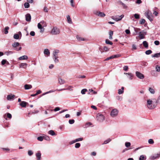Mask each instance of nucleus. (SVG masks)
<instances>
[{
    "mask_svg": "<svg viewBox=\"0 0 160 160\" xmlns=\"http://www.w3.org/2000/svg\"><path fill=\"white\" fill-rule=\"evenodd\" d=\"M60 32V29L56 26L53 27L50 32V33L53 35H56L59 34Z\"/></svg>",
    "mask_w": 160,
    "mask_h": 160,
    "instance_id": "f257e3e1",
    "label": "nucleus"
},
{
    "mask_svg": "<svg viewBox=\"0 0 160 160\" xmlns=\"http://www.w3.org/2000/svg\"><path fill=\"white\" fill-rule=\"evenodd\" d=\"M96 119L99 122H102L105 120V117L101 113H98L97 115Z\"/></svg>",
    "mask_w": 160,
    "mask_h": 160,
    "instance_id": "f03ea898",
    "label": "nucleus"
},
{
    "mask_svg": "<svg viewBox=\"0 0 160 160\" xmlns=\"http://www.w3.org/2000/svg\"><path fill=\"white\" fill-rule=\"evenodd\" d=\"M20 43L19 42H15L12 44V46L13 48H14V50L19 51L20 50L22 49L21 47H19L18 48V47Z\"/></svg>",
    "mask_w": 160,
    "mask_h": 160,
    "instance_id": "7ed1b4c3",
    "label": "nucleus"
},
{
    "mask_svg": "<svg viewBox=\"0 0 160 160\" xmlns=\"http://www.w3.org/2000/svg\"><path fill=\"white\" fill-rule=\"evenodd\" d=\"M118 110L117 109L114 108L111 111L110 115L112 118H115L118 115Z\"/></svg>",
    "mask_w": 160,
    "mask_h": 160,
    "instance_id": "20e7f679",
    "label": "nucleus"
},
{
    "mask_svg": "<svg viewBox=\"0 0 160 160\" xmlns=\"http://www.w3.org/2000/svg\"><path fill=\"white\" fill-rule=\"evenodd\" d=\"M152 101L150 99L147 100V107H148V108H149L150 109H153L155 107V106L154 105L153 107H152V106H150L152 104Z\"/></svg>",
    "mask_w": 160,
    "mask_h": 160,
    "instance_id": "39448f33",
    "label": "nucleus"
},
{
    "mask_svg": "<svg viewBox=\"0 0 160 160\" xmlns=\"http://www.w3.org/2000/svg\"><path fill=\"white\" fill-rule=\"evenodd\" d=\"M160 157V152L157 154H155L151 156L149 159L151 160H154Z\"/></svg>",
    "mask_w": 160,
    "mask_h": 160,
    "instance_id": "423d86ee",
    "label": "nucleus"
},
{
    "mask_svg": "<svg viewBox=\"0 0 160 160\" xmlns=\"http://www.w3.org/2000/svg\"><path fill=\"white\" fill-rule=\"evenodd\" d=\"M124 15L123 14L120 16H113L112 17V19L116 21H119L122 19L124 17Z\"/></svg>",
    "mask_w": 160,
    "mask_h": 160,
    "instance_id": "0eeeda50",
    "label": "nucleus"
},
{
    "mask_svg": "<svg viewBox=\"0 0 160 160\" xmlns=\"http://www.w3.org/2000/svg\"><path fill=\"white\" fill-rule=\"evenodd\" d=\"M146 34V32L144 31H142L138 33V37L140 39H142L145 38L144 36Z\"/></svg>",
    "mask_w": 160,
    "mask_h": 160,
    "instance_id": "6e6552de",
    "label": "nucleus"
},
{
    "mask_svg": "<svg viewBox=\"0 0 160 160\" xmlns=\"http://www.w3.org/2000/svg\"><path fill=\"white\" fill-rule=\"evenodd\" d=\"M94 14L96 15L101 17H103L105 16V14L104 13L99 11H95Z\"/></svg>",
    "mask_w": 160,
    "mask_h": 160,
    "instance_id": "1a4fd4ad",
    "label": "nucleus"
},
{
    "mask_svg": "<svg viewBox=\"0 0 160 160\" xmlns=\"http://www.w3.org/2000/svg\"><path fill=\"white\" fill-rule=\"evenodd\" d=\"M136 75L137 77L140 79H143L144 77L143 75L138 71L136 72Z\"/></svg>",
    "mask_w": 160,
    "mask_h": 160,
    "instance_id": "9d476101",
    "label": "nucleus"
},
{
    "mask_svg": "<svg viewBox=\"0 0 160 160\" xmlns=\"http://www.w3.org/2000/svg\"><path fill=\"white\" fill-rule=\"evenodd\" d=\"M59 52L58 50H55L53 51L52 58H58V54Z\"/></svg>",
    "mask_w": 160,
    "mask_h": 160,
    "instance_id": "9b49d317",
    "label": "nucleus"
},
{
    "mask_svg": "<svg viewBox=\"0 0 160 160\" xmlns=\"http://www.w3.org/2000/svg\"><path fill=\"white\" fill-rule=\"evenodd\" d=\"M38 28L40 29V32L42 33L44 32V28L42 27V25L40 23H38Z\"/></svg>",
    "mask_w": 160,
    "mask_h": 160,
    "instance_id": "f8f14e48",
    "label": "nucleus"
},
{
    "mask_svg": "<svg viewBox=\"0 0 160 160\" xmlns=\"http://www.w3.org/2000/svg\"><path fill=\"white\" fill-rule=\"evenodd\" d=\"M26 20L28 22H30L31 20V16L30 14L28 13L25 15Z\"/></svg>",
    "mask_w": 160,
    "mask_h": 160,
    "instance_id": "ddd939ff",
    "label": "nucleus"
},
{
    "mask_svg": "<svg viewBox=\"0 0 160 160\" xmlns=\"http://www.w3.org/2000/svg\"><path fill=\"white\" fill-rule=\"evenodd\" d=\"M15 97L14 95H9L7 96V99L8 100H13V98Z\"/></svg>",
    "mask_w": 160,
    "mask_h": 160,
    "instance_id": "4468645a",
    "label": "nucleus"
},
{
    "mask_svg": "<svg viewBox=\"0 0 160 160\" xmlns=\"http://www.w3.org/2000/svg\"><path fill=\"white\" fill-rule=\"evenodd\" d=\"M28 66V64L26 63H22L20 64L19 67L20 68H26Z\"/></svg>",
    "mask_w": 160,
    "mask_h": 160,
    "instance_id": "2eb2a0df",
    "label": "nucleus"
},
{
    "mask_svg": "<svg viewBox=\"0 0 160 160\" xmlns=\"http://www.w3.org/2000/svg\"><path fill=\"white\" fill-rule=\"evenodd\" d=\"M125 74H128V78L132 80L133 79V74L131 73H124Z\"/></svg>",
    "mask_w": 160,
    "mask_h": 160,
    "instance_id": "dca6fc26",
    "label": "nucleus"
},
{
    "mask_svg": "<svg viewBox=\"0 0 160 160\" xmlns=\"http://www.w3.org/2000/svg\"><path fill=\"white\" fill-rule=\"evenodd\" d=\"M44 53L45 55H46L47 56H49L50 54V52L49 50L48 49H45L44 51Z\"/></svg>",
    "mask_w": 160,
    "mask_h": 160,
    "instance_id": "f3484780",
    "label": "nucleus"
},
{
    "mask_svg": "<svg viewBox=\"0 0 160 160\" xmlns=\"http://www.w3.org/2000/svg\"><path fill=\"white\" fill-rule=\"evenodd\" d=\"M28 58V57L26 55H23V56L20 57L18 58V60H27Z\"/></svg>",
    "mask_w": 160,
    "mask_h": 160,
    "instance_id": "a211bd4d",
    "label": "nucleus"
},
{
    "mask_svg": "<svg viewBox=\"0 0 160 160\" xmlns=\"http://www.w3.org/2000/svg\"><path fill=\"white\" fill-rule=\"evenodd\" d=\"M59 83L60 85H62L64 84L65 82V81L62 79L61 78H59L58 79Z\"/></svg>",
    "mask_w": 160,
    "mask_h": 160,
    "instance_id": "6ab92c4d",
    "label": "nucleus"
},
{
    "mask_svg": "<svg viewBox=\"0 0 160 160\" xmlns=\"http://www.w3.org/2000/svg\"><path fill=\"white\" fill-rule=\"evenodd\" d=\"M24 87L25 90H28L32 88V86L30 84H25Z\"/></svg>",
    "mask_w": 160,
    "mask_h": 160,
    "instance_id": "aec40b11",
    "label": "nucleus"
},
{
    "mask_svg": "<svg viewBox=\"0 0 160 160\" xmlns=\"http://www.w3.org/2000/svg\"><path fill=\"white\" fill-rule=\"evenodd\" d=\"M36 156L37 160H40L41 159V153L39 152L36 153Z\"/></svg>",
    "mask_w": 160,
    "mask_h": 160,
    "instance_id": "412c9836",
    "label": "nucleus"
},
{
    "mask_svg": "<svg viewBox=\"0 0 160 160\" xmlns=\"http://www.w3.org/2000/svg\"><path fill=\"white\" fill-rule=\"evenodd\" d=\"M27 102L24 101L21 102L20 103V105L22 107L25 108L26 107Z\"/></svg>",
    "mask_w": 160,
    "mask_h": 160,
    "instance_id": "4be33fe9",
    "label": "nucleus"
},
{
    "mask_svg": "<svg viewBox=\"0 0 160 160\" xmlns=\"http://www.w3.org/2000/svg\"><path fill=\"white\" fill-rule=\"evenodd\" d=\"M151 56L152 58H159L160 57V52L158 53H156L153 55H152Z\"/></svg>",
    "mask_w": 160,
    "mask_h": 160,
    "instance_id": "5701e85b",
    "label": "nucleus"
},
{
    "mask_svg": "<svg viewBox=\"0 0 160 160\" xmlns=\"http://www.w3.org/2000/svg\"><path fill=\"white\" fill-rule=\"evenodd\" d=\"M124 89V87H122L121 88V89H119L118 90V93L119 94H122L123 93V90Z\"/></svg>",
    "mask_w": 160,
    "mask_h": 160,
    "instance_id": "b1692460",
    "label": "nucleus"
},
{
    "mask_svg": "<svg viewBox=\"0 0 160 160\" xmlns=\"http://www.w3.org/2000/svg\"><path fill=\"white\" fill-rule=\"evenodd\" d=\"M146 159V157L144 155L140 156L139 158V160H145Z\"/></svg>",
    "mask_w": 160,
    "mask_h": 160,
    "instance_id": "393cba45",
    "label": "nucleus"
},
{
    "mask_svg": "<svg viewBox=\"0 0 160 160\" xmlns=\"http://www.w3.org/2000/svg\"><path fill=\"white\" fill-rule=\"evenodd\" d=\"M67 20L68 23L71 24L72 23V20L69 15H68L67 17Z\"/></svg>",
    "mask_w": 160,
    "mask_h": 160,
    "instance_id": "a878e982",
    "label": "nucleus"
},
{
    "mask_svg": "<svg viewBox=\"0 0 160 160\" xmlns=\"http://www.w3.org/2000/svg\"><path fill=\"white\" fill-rule=\"evenodd\" d=\"M48 134L51 135L52 136H54L56 135L55 133L54 132V131L52 130H49L48 132Z\"/></svg>",
    "mask_w": 160,
    "mask_h": 160,
    "instance_id": "bb28decb",
    "label": "nucleus"
},
{
    "mask_svg": "<svg viewBox=\"0 0 160 160\" xmlns=\"http://www.w3.org/2000/svg\"><path fill=\"white\" fill-rule=\"evenodd\" d=\"M76 38L79 41H84L85 39L84 38L80 37L78 35L76 36Z\"/></svg>",
    "mask_w": 160,
    "mask_h": 160,
    "instance_id": "cd10ccee",
    "label": "nucleus"
},
{
    "mask_svg": "<svg viewBox=\"0 0 160 160\" xmlns=\"http://www.w3.org/2000/svg\"><path fill=\"white\" fill-rule=\"evenodd\" d=\"M143 46L145 48H148V43L146 41H144L142 42Z\"/></svg>",
    "mask_w": 160,
    "mask_h": 160,
    "instance_id": "c85d7f7f",
    "label": "nucleus"
},
{
    "mask_svg": "<svg viewBox=\"0 0 160 160\" xmlns=\"http://www.w3.org/2000/svg\"><path fill=\"white\" fill-rule=\"evenodd\" d=\"M4 53L7 56H8L9 55L12 54L13 53V52L12 51H8L5 52Z\"/></svg>",
    "mask_w": 160,
    "mask_h": 160,
    "instance_id": "c756f323",
    "label": "nucleus"
},
{
    "mask_svg": "<svg viewBox=\"0 0 160 160\" xmlns=\"http://www.w3.org/2000/svg\"><path fill=\"white\" fill-rule=\"evenodd\" d=\"M148 90L152 94H154L155 92L154 90L152 88H149Z\"/></svg>",
    "mask_w": 160,
    "mask_h": 160,
    "instance_id": "7c9ffc66",
    "label": "nucleus"
},
{
    "mask_svg": "<svg viewBox=\"0 0 160 160\" xmlns=\"http://www.w3.org/2000/svg\"><path fill=\"white\" fill-rule=\"evenodd\" d=\"M111 141V139L109 138L107 140H105L103 143L102 144H106L110 142Z\"/></svg>",
    "mask_w": 160,
    "mask_h": 160,
    "instance_id": "2f4dec72",
    "label": "nucleus"
},
{
    "mask_svg": "<svg viewBox=\"0 0 160 160\" xmlns=\"http://www.w3.org/2000/svg\"><path fill=\"white\" fill-rule=\"evenodd\" d=\"M105 43L108 44L112 45V42L109 41L108 39H106L105 40Z\"/></svg>",
    "mask_w": 160,
    "mask_h": 160,
    "instance_id": "473e14b6",
    "label": "nucleus"
},
{
    "mask_svg": "<svg viewBox=\"0 0 160 160\" xmlns=\"http://www.w3.org/2000/svg\"><path fill=\"white\" fill-rule=\"evenodd\" d=\"M9 29V27L7 26L5 27L4 28V33L5 34H7L8 33V30Z\"/></svg>",
    "mask_w": 160,
    "mask_h": 160,
    "instance_id": "72a5a7b5",
    "label": "nucleus"
},
{
    "mask_svg": "<svg viewBox=\"0 0 160 160\" xmlns=\"http://www.w3.org/2000/svg\"><path fill=\"white\" fill-rule=\"evenodd\" d=\"M113 34V32L112 31H110L109 32V38L110 39H112V36Z\"/></svg>",
    "mask_w": 160,
    "mask_h": 160,
    "instance_id": "f704fd0d",
    "label": "nucleus"
},
{
    "mask_svg": "<svg viewBox=\"0 0 160 160\" xmlns=\"http://www.w3.org/2000/svg\"><path fill=\"white\" fill-rule=\"evenodd\" d=\"M13 38L15 39H18L19 38V35L18 34H15L13 36Z\"/></svg>",
    "mask_w": 160,
    "mask_h": 160,
    "instance_id": "c9c22d12",
    "label": "nucleus"
},
{
    "mask_svg": "<svg viewBox=\"0 0 160 160\" xmlns=\"http://www.w3.org/2000/svg\"><path fill=\"white\" fill-rule=\"evenodd\" d=\"M152 51L150 50H147L145 52V54L147 55H149L151 53H152Z\"/></svg>",
    "mask_w": 160,
    "mask_h": 160,
    "instance_id": "e433bc0d",
    "label": "nucleus"
},
{
    "mask_svg": "<svg viewBox=\"0 0 160 160\" xmlns=\"http://www.w3.org/2000/svg\"><path fill=\"white\" fill-rule=\"evenodd\" d=\"M156 71L158 72H160V67L158 65H156L155 67Z\"/></svg>",
    "mask_w": 160,
    "mask_h": 160,
    "instance_id": "4c0bfd02",
    "label": "nucleus"
},
{
    "mask_svg": "<svg viewBox=\"0 0 160 160\" xmlns=\"http://www.w3.org/2000/svg\"><path fill=\"white\" fill-rule=\"evenodd\" d=\"M43 138L44 139L47 141H49L50 140L49 137L47 136H43Z\"/></svg>",
    "mask_w": 160,
    "mask_h": 160,
    "instance_id": "58836bf2",
    "label": "nucleus"
},
{
    "mask_svg": "<svg viewBox=\"0 0 160 160\" xmlns=\"http://www.w3.org/2000/svg\"><path fill=\"white\" fill-rule=\"evenodd\" d=\"M28 153V154L30 156H31L33 154V152L31 150H29Z\"/></svg>",
    "mask_w": 160,
    "mask_h": 160,
    "instance_id": "ea45409f",
    "label": "nucleus"
},
{
    "mask_svg": "<svg viewBox=\"0 0 160 160\" xmlns=\"http://www.w3.org/2000/svg\"><path fill=\"white\" fill-rule=\"evenodd\" d=\"M24 6L25 8H28L29 7V4L28 2H25L24 4Z\"/></svg>",
    "mask_w": 160,
    "mask_h": 160,
    "instance_id": "a19ab883",
    "label": "nucleus"
},
{
    "mask_svg": "<svg viewBox=\"0 0 160 160\" xmlns=\"http://www.w3.org/2000/svg\"><path fill=\"white\" fill-rule=\"evenodd\" d=\"M148 142L150 144H152L154 143V142L152 139H150L148 140Z\"/></svg>",
    "mask_w": 160,
    "mask_h": 160,
    "instance_id": "79ce46f5",
    "label": "nucleus"
},
{
    "mask_svg": "<svg viewBox=\"0 0 160 160\" xmlns=\"http://www.w3.org/2000/svg\"><path fill=\"white\" fill-rule=\"evenodd\" d=\"M145 20L144 19H142L140 21L139 23L141 24H143L145 23Z\"/></svg>",
    "mask_w": 160,
    "mask_h": 160,
    "instance_id": "37998d69",
    "label": "nucleus"
},
{
    "mask_svg": "<svg viewBox=\"0 0 160 160\" xmlns=\"http://www.w3.org/2000/svg\"><path fill=\"white\" fill-rule=\"evenodd\" d=\"M87 90L86 89H82L81 91V93L82 94H85V92L87 91Z\"/></svg>",
    "mask_w": 160,
    "mask_h": 160,
    "instance_id": "c03bdc74",
    "label": "nucleus"
},
{
    "mask_svg": "<svg viewBox=\"0 0 160 160\" xmlns=\"http://www.w3.org/2000/svg\"><path fill=\"white\" fill-rule=\"evenodd\" d=\"M134 17L135 18L137 19H138L140 18V16L138 14H135L134 15Z\"/></svg>",
    "mask_w": 160,
    "mask_h": 160,
    "instance_id": "a18cd8bd",
    "label": "nucleus"
},
{
    "mask_svg": "<svg viewBox=\"0 0 160 160\" xmlns=\"http://www.w3.org/2000/svg\"><path fill=\"white\" fill-rule=\"evenodd\" d=\"M150 21H152L153 20L152 17V16L150 15L146 17Z\"/></svg>",
    "mask_w": 160,
    "mask_h": 160,
    "instance_id": "49530a36",
    "label": "nucleus"
},
{
    "mask_svg": "<svg viewBox=\"0 0 160 160\" xmlns=\"http://www.w3.org/2000/svg\"><path fill=\"white\" fill-rule=\"evenodd\" d=\"M81 144L79 143H76L75 147L76 148H78L80 146Z\"/></svg>",
    "mask_w": 160,
    "mask_h": 160,
    "instance_id": "de8ad7c7",
    "label": "nucleus"
},
{
    "mask_svg": "<svg viewBox=\"0 0 160 160\" xmlns=\"http://www.w3.org/2000/svg\"><path fill=\"white\" fill-rule=\"evenodd\" d=\"M150 14V11H148L146 12L145 13V16L146 17H147L148 16L150 15L149 14Z\"/></svg>",
    "mask_w": 160,
    "mask_h": 160,
    "instance_id": "09e8293b",
    "label": "nucleus"
},
{
    "mask_svg": "<svg viewBox=\"0 0 160 160\" xmlns=\"http://www.w3.org/2000/svg\"><path fill=\"white\" fill-rule=\"evenodd\" d=\"M131 145V143L130 142H127L125 143V146L126 147H128Z\"/></svg>",
    "mask_w": 160,
    "mask_h": 160,
    "instance_id": "8fccbe9b",
    "label": "nucleus"
},
{
    "mask_svg": "<svg viewBox=\"0 0 160 160\" xmlns=\"http://www.w3.org/2000/svg\"><path fill=\"white\" fill-rule=\"evenodd\" d=\"M120 4L122 5L124 8H127V6L124 3L122 2H120Z\"/></svg>",
    "mask_w": 160,
    "mask_h": 160,
    "instance_id": "3c124183",
    "label": "nucleus"
},
{
    "mask_svg": "<svg viewBox=\"0 0 160 160\" xmlns=\"http://www.w3.org/2000/svg\"><path fill=\"white\" fill-rule=\"evenodd\" d=\"M103 50L104 52H107L109 50V49L106 46H105L103 47Z\"/></svg>",
    "mask_w": 160,
    "mask_h": 160,
    "instance_id": "603ef678",
    "label": "nucleus"
},
{
    "mask_svg": "<svg viewBox=\"0 0 160 160\" xmlns=\"http://www.w3.org/2000/svg\"><path fill=\"white\" fill-rule=\"evenodd\" d=\"M83 138H79L76 139L75 140L76 142H79L80 141H82L83 140Z\"/></svg>",
    "mask_w": 160,
    "mask_h": 160,
    "instance_id": "864d4df0",
    "label": "nucleus"
},
{
    "mask_svg": "<svg viewBox=\"0 0 160 160\" xmlns=\"http://www.w3.org/2000/svg\"><path fill=\"white\" fill-rule=\"evenodd\" d=\"M113 57V58H117L118 57H119L120 56V54H118L116 55H112Z\"/></svg>",
    "mask_w": 160,
    "mask_h": 160,
    "instance_id": "5fc2aeb1",
    "label": "nucleus"
},
{
    "mask_svg": "<svg viewBox=\"0 0 160 160\" xmlns=\"http://www.w3.org/2000/svg\"><path fill=\"white\" fill-rule=\"evenodd\" d=\"M37 139L39 141H42L43 139V137H39Z\"/></svg>",
    "mask_w": 160,
    "mask_h": 160,
    "instance_id": "6e6d98bb",
    "label": "nucleus"
},
{
    "mask_svg": "<svg viewBox=\"0 0 160 160\" xmlns=\"http://www.w3.org/2000/svg\"><path fill=\"white\" fill-rule=\"evenodd\" d=\"M89 90L90 91V92H92V94H96L97 93V92H96L95 91H93L92 89H89Z\"/></svg>",
    "mask_w": 160,
    "mask_h": 160,
    "instance_id": "4d7b16f0",
    "label": "nucleus"
},
{
    "mask_svg": "<svg viewBox=\"0 0 160 160\" xmlns=\"http://www.w3.org/2000/svg\"><path fill=\"white\" fill-rule=\"evenodd\" d=\"M58 58H53V59L54 61V62L55 63H58V60L57 59Z\"/></svg>",
    "mask_w": 160,
    "mask_h": 160,
    "instance_id": "13d9d810",
    "label": "nucleus"
},
{
    "mask_svg": "<svg viewBox=\"0 0 160 160\" xmlns=\"http://www.w3.org/2000/svg\"><path fill=\"white\" fill-rule=\"evenodd\" d=\"M74 119H70L69 120V123L70 124H72L74 123Z\"/></svg>",
    "mask_w": 160,
    "mask_h": 160,
    "instance_id": "bf43d9fd",
    "label": "nucleus"
},
{
    "mask_svg": "<svg viewBox=\"0 0 160 160\" xmlns=\"http://www.w3.org/2000/svg\"><path fill=\"white\" fill-rule=\"evenodd\" d=\"M7 117L9 119H11L12 117L11 114L9 113H7Z\"/></svg>",
    "mask_w": 160,
    "mask_h": 160,
    "instance_id": "052dcab7",
    "label": "nucleus"
},
{
    "mask_svg": "<svg viewBox=\"0 0 160 160\" xmlns=\"http://www.w3.org/2000/svg\"><path fill=\"white\" fill-rule=\"evenodd\" d=\"M6 62V60L5 59H3L1 62V64L2 65H4Z\"/></svg>",
    "mask_w": 160,
    "mask_h": 160,
    "instance_id": "680f3d73",
    "label": "nucleus"
},
{
    "mask_svg": "<svg viewBox=\"0 0 160 160\" xmlns=\"http://www.w3.org/2000/svg\"><path fill=\"white\" fill-rule=\"evenodd\" d=\"M30 34L31 36H35V33L34 31H32L30 32Z\"/></svg>",
    "mask_w": 160,
    "mask_h": 160,
    "instance_id": "e2e57ef3",
    "label": "nucleus"
},
{
    "mask_svg": "<svg viewBox=\"0 0 160 160\" xmlns=\"http://www.w3.org/2000/svg\"><path fill=\"white\" fill-rule=\"evenodd\" d=\"M39 23H40L42 25H43L44 26V25L45 24V22L44 21H42Z\"/></svg>",
    "mask_w": 160,
    "mask_h": 160,
    "instance_id": "0e129e2a",
    "label": "nucleus"
},
{
    "mask_svg": "<svg viewBox=\"0 0 160 160\" xmlns=\"http://www.w3.org/2000/svg\"><path fill=\"white\" fill-rule=\"evenodd\" d=\"M134 31L137 33H138V31L140 30V29L139 28H134Z\"/></svg>",
    "mask_w": 160,
    "mask_h": 160,
    "instance_id": "69168bd1",
    "label": "nucleus"
},
{
    "mask_svg": "<svg viewBox=\"0 0 160 160\" xmlns=\"http://www.w3.org/2000/svg\"><path fill=\"white\" fill-rule=\"evenodd\" d=\"M92 125V123L90 122H88L86 123V127H88L89 126H91Z\"/></svg>",
    "mask_w": 160,
    "mask_h": 160,
    "instance_id": "338daca9",
    "label": "nucleus"
},
{
    "mask_svg": "<svg viewBox=\"0 0 160 160\" xmlns=\"http://www.w3.org/2000/svg\"><path fill=\"white\" fill-rule=\"evenodd\" d=\"M60 110V108L58 107H56L54 110V111L56 112Z\"/></svg>",
    "mask_w": 160,
    "mask_h": 160,
    "instance_id": "774afa93",
    "label": "nucleus"
}]
</instances>
